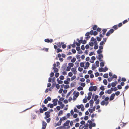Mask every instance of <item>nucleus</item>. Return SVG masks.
Masks as SVG:
<instances>
[{"mask_svg":"<svg viewBox=\"0 0 129 129\" xmlns=\"http://www.w3.org/2000/svg\"><path fill=\"white\" fill-rule=\"evenodd\" d=\"M103 83L105 85H106L107 83V80L106 79H104L103 81Z\"/></svg>","mask_w":129,"mask_h":129,"instance_id":"obj_20","label":"nucleus"},{"mask_svg":"<svg viewBox=\"0 0 129 129\" xmlns=\"http://www.w3.org/2000/svg\"><path fill=\"white\" fill-rule=\"evenodd\" d=\"M93 90L94 91H96L97 90V87L96 86H94L93 87Z\"/></svg>","mask_w":129,"mask_h":129,"instance_id":"obj_36","label":"nucleus"},{"mask_svg":"<svg viewBox=\"0 0 129 129\" xmlns=\"http://www.w3.org/2000/svg\"><path fill=\"white\" fill-rule=\"evenodd\" d=\"M108 74L107 73L103 75V77L105 78H107L108 77Z\"/></svg>","mask_w":129,"mask_h":129,"instance_id":"obj_22","label":"nucleus"},{"mask_svg":"<svg viewBox=\"0 0 129 129\" xmlns=\"http://www.w3.org/2000/svg\"><path fill=\"white\" fill-rule=\"evenodd\" d=\"M89 103L90 104V106H93V104L94 103V101L92 100H91L89 101Z\"/></svg>","mask_w":129,"mask_h":129,"instance_id":"obj_16","label":"nucleus"},{"mask_svg":"<svg viewBox=\"0 0 129 129\" xmlns=\"http://www.w3.org/2000/svg\"><path fill=\"white\" fill-rule=\"evenodd\" d=\"M90 65V64L88 62H87L86 64V65L85 67H84V68L85 69H87L88 67H89Z\"/></svg>","mask_w":129,"mask_h":129,"instance_id":"obj_11","label":"nucleus"},{"mask_svg":"<svg viewBox=\"0 0 129 129\" xmlns=\"http://www.w3.org/2000/svg\"><path fill=\"white\" fill-rule=\"evenodd\" d=\"M69 66L71 68V67H72L74 66V64L71 63H69L68 64Z\"/></svg>","mask_w":129,"mask_h":129,"instance_id":"obj_26","label":"nucleus"},{"mask_svg":"<svg viewBox=\"0 0 129 129\" xmlns=\"http://www.w3.org/2000/svg\"><path fill=\"white\" fill-rule=\"evenodd\" d=\"M113 28H114L115 30H116L117 29L118 27H117V25H116L114 26H113Z\"/></svg>","mask_w":129,"mask_h":129,"instance_id":"obj_28","label":"nucleus"},{"mask_svg":"<svg viewBox=\"0 0 129 129\" xmlns=\"http://www.w3.org/2000/svg\"><path fill=\"white\" fill-rule=\"evenodd\" d=\"M97 67H96L95 65L94 64H92V69L93 70L94 69H96Z\"/></svg>","mask_w":129,"mask_h":129,"instance_id":"obj_19","label":"nucleus"},{"mask_svg":"<svg viewBox=\"0 0 129 129\" xmlns=\"http://www.w3.org/2000/svg\"><path fill=\"white\" fill-rule=\"evenodd\" d=\"M100 89L104 91L105 90L104 86H102L100 87Z\"/></svg>","mask_w":129,"mask_h":129,"instance_id":"obj_27","label":"nucleus"},{"mask_svg":"<svg viewBox=\"0 0 129 129\" xmlns=\"http://www.w3.org/2000/svg\"><path fill=\"white\" fill-rule=\"evenodd\" d=\"M42 127L41 129H45L47 126V123L44 121H43L42 122Z\"/></svg>","mask_w":129,"mask_h":129,"instance_id":"obj_3","label":"nucleus"},{"mask_svg":"<svg viewBox=\"0 0 129 129\" xmlns=\"http://www.w3.org/2000/svg\"><path fill=\"white\" fill-rule=\"evenodd\" d=\"M71 68L70 67H69L68 66L66 69V71H69L70 70Z\"/></svg>","mask_w":129,"mask_h":129,"instance_id":"obj_39","label":"nucleus"},{"mask_svg":"<svg viewBox=\"0 0 129 129\" xmlns=\"http://www.w3.org/2000/svg\"><path fill=\"white\" fill-rule=\"evenodd\" d=\"M62 51V50L59 48H58L57 49V52L58 53Z\"/></svg>","mask_w":129,"mask_h":129,"instance_id":"obj_34","label":"nucleus"},{"mask_svg":"<svg viewBox=\"0 0 129 129\" xmlns=\"http://www.w3.org/2000/svg\"><path fill=\"white\" fill-rule=\"evenodd\" d=\"M76 60V59L75 58H73L71 60V61L72 63L74 62Z\"/></svg>","mask_w":129,"mask_h":129,"instance_id":"obj_24","label":"nucleus"},{"mask_svg":"<svg viewBox=\"0 0 129 129\" xmlns=\"http://www.w3.org/2000/svg\"><path fill=\"white\" fill-rule=\"evenodd\" d=\"M89 34L90 33L89 32H87L85 34V36H87V37H86V39L87 40L90 37V36H89Z\"/></svg>","mask_w":129,"mask_h":129,"instance_id":"obj_10","label":"nucleus"},{"mask_svg":"<svg viewBox=\"0 0 129 129\" xmlns=\"http://www.w3.org/2000/svg\"><path fill=\"white\" fill-rule=\"evenodd\" d=\"M89 90L90 91H92L93 90V87L90 86L89 88Z\"/></svg>","mask_w":129,"mask_h":129,"instance_id":"obj_41","label":"nucleus"},{"mask_svg":"<svg viewBox=\"0 0 129 129\" xmlns=\"http://www.w3.org/2000/svg\"><path fill=\"white\" fill-rule=\"evenodd\" d=\"M89 44L90 46H93L94 45V43L93 42H90L89 43Z\"/></svg>","mask_w":129,"mask_h":129,"instance_id":"obj_40","label":"nucleus"},{"mask_svg":"<svg viewBox=\"0 0 129 129\" xmlns=\"http://www.w3.org/2000/svg\"><path fill=\"white\" fill-rule=\"evenodd\" d=\"M87 101V99L86 98L84 99L83 100V102L84 103H86Z\"/></svg>","mask_w":129,"mask_h":129,"instance_id":"obj_37","label":"nucleus"},{"mask_svg":"<svg viewBox=\"0 0 129 129\" xmlns=\"http://www.w3.org/2000/svg\"><path fill=\"white\" fill-rule=\"evenodd\" d=\"M117 87L119 89H121L122 88V87H121V86L120 85H118Z\"/></svg>","mask_w":129,"mask_h":129,"instance_id":"obj_60","label":"nucleus"},{"mask_svg":"<svg viewBox=\"0 0 129 129\" xmlns=\"http://www.w3.org/2000/svg\"><path fill=\"white\" fill-rule=\"evenodd\" d=\"M56 129H64V128L62 126L58 127Z\"/></svg>","mask_w":129,"mask_h":129,"instance_id":"obj_62","label":"nucleus"},{"mask_svg":"<svg viewBox=\"0 0 129 129\" xmlns=\"http://www.w3.org/2000/svg\"><path fill=\"white\" fill-rule=\"evenodd\" d=\"M81 106H82V107L81 108V110L82 111H83L84 109V106L83 105V104H81Z\"/></svg>","mask_w":129,"mask_h":129,"instance_id":"obj_38","label":"nucleus"},{"mask_svg":"<svg viewBox=\"0 0 129 129\" xmlns=\"http://www.w3.org/2000/svg\"><path fill=\"white\" fill-rule=\"evenodd\" d=\"M103 57V55L102 54H99L98 55V57L97 58H97L99 60L101 59H102Z\"/></svg>","mask_w":129,"mask_h":129,"instance_id":"obj_12","label":"nucleus"},{"mask_svg":"<svg viewBox=\"0 0 129 129\" xmlns=\"http://www.w3.org/2000/svg\"><path fill=\"white\" fill-rule=\"evenodd\" d=\"M115 96V94L113 93L111 94L110 97V100L111 101L113 100Z\"/></svg>","mask_w":129,"mask_h":129,"instance_id":"obj_7","label":"nucleus"},{"mask_svg":"<svg viewBox=\"0 0 129 129\" xmlns=\"http://www.w3.org/2000/svg\"><path fill=\"white\" fill-rule=\"evenodd\" d=\"M77 40L78 41V43L80 44H81L82 42V40H79V39H77Z\"/></svg>","mask_w":129,"mask_h":129,"instance_id":"obj_42","label":"nucleus"},{"mask_svg":"<svg viewBox=\"0 0 129 129\" xmlns=\"http://www.w3.org/2000/svg\"><path fill=\"white\" fill-rule=\"evenodd\" d=\"M59 73H56L55 74V76L56 77H58L59 75Z\"/></svg>","mask_w":129,"mask_h":129,"instance_id":"obj_59","label":"nucleus"},{"mask_svg":"<svg viewBox=\"0 0 129 129\" xmlns=\"http://www.w3.org/2000/svg\"><path fill=\"white\" fill-rule=\"evenodd\" d=\"M77 89L78 90H82L83 89V88L81 86H79L77 88Z\"/></svg>","mask_w":129,"mask_h":129,"instance_id":"obj_25","label":"nucleus"},{"mask_svg":"<svg viewBox=\"0 0 129 129\" xmlns=\"http://www.w3.org/2000/svg\"><path fill=\"white\" fill-rule=\"evenodd\" d=\"M63 113V111L62 110H60L59 112L58 115L59 116L60 114H62Z\"/></svg>","mask_w":129,"mask_h":129,"instance_id":"obj_31","label":"nucleus"},{"mask_svg":"<svg viewBox=\"0 0 129 129\" xmlns=\"http://www.w3.org/2000/svg\"><path fill=\"white\" fill-rule=\"evenodd\" d=\"M68 75L70 77H71L72 75V73L71 72H70L68 73Z\"/></svg>","mask_w":129,"mask_h":129,"instance_id":"obj_57","label":"nucleus"},{"mask_svg":"<svg viewBox=\"0 0 129 129\" xmlns=\"http://www.w3.org/2000/svg\"><path fill=\"white\" fill-rule=\"evenodd\" d=\"M114 30H113V29H110L109 31L110 33L111 34H112V33H113L114 31Z\"/></svg>","mask_w":129,"mask_h":129,"instance_id":"obj_44","label":"nucleus"},{"mask_svg":"<svg viewBox=\"0 0 129 129\" xmlns=\"http://www.w3.org/2000/svg\"><path fill=\"white\" fill-rule=\"evenodd\" d=\"M56 86V83H53L52 84L51 86V89H53Z\"/></svg>","mask_w":129,"mask_h":129,"instance_id":"obj_23","label":"nucleus"},{"mask_svg":"<svg viewBox=\"0 0 129 129\" xmlns=\"http://www.w3.org/2000/svg\"><path fill=\"white\" fill-rule=\"evenodd\" d=\"M76 78V77L75 76H73L71 78V80L72 81Z\"/></svg>","mask_w":129,"mask_h":129,"instance_id":"obj_51","label":"nucleus"},{"mask_svg":"<svg viewBox=\"0 0 129 129\" xmlns=\"http://www.w3.org/2000/svg\"><path fill=\"white\" fill-rule=\"evenodd\" d=\"M99 71L100 72H104V68L102 67L100 68L99 69Z\"/></svg>","mask_w":129,"mask_h":129,"instance_id":"obj_21","label":"nucleus"},{"mask_svg":"<svg viewBox=\"0 0 129 129\" xmlns=\"http://www.w3.org/2000/svg\"><path fill=\"white\" fill-rule=\"evenodd\" d=\"M85 80V79L84 78H81L80 80L81 81L83 82Z\"/></svg>","mask_w":129,"mask_h":129,"instance_id":"obj_56","label":"nucleus"},{"mask_svg":"<svg viewBox=\"0 0 129 129\" xmlns=\"http://www.w3.org/2000/svg\"><path fill=\"white\" fill-rule=\"evenodd\" d=\"M81 125H85V122L83 121H82L80 122Z\"/></svg>","mask_w":129,"mask_h":129,"instance_id":"obj_30","label":"nucleus"},{"mask_svg":"<svg viewBox=\"0 0 129 129\" xmlns=\"http://www.w3.org/2000/svg\"><path fill=\"white\" fill-rule=\"evenodd\" d=\"M58 80H59V81H58V83L60 84H62L63 83V81H62L59 80L58 78H57V80L58 81Z\"/></svg>","mask_w":129,"mask_h":129,"instance_id":"obj_32","label":"nucleus"},{"mask_svg":"<svg viewBox=\"0 0 129 129\" xmlns=\"http://www.w3.org/2000/svg\"><path fill=\"white\" fill-rule=\"evenodd\" d=\"M93 54H95L94 53V52H91L89 54V55L90 56H91Z\"/></svg>","mask_w":129,"mask_h":129,"instance_id":"obj_63","label":"nucleus"},{"mask_svg":"<svg viewBox=\"0 0 129 129\" xmlns=\"http://www.w3.org/2000/svg\"><path fill=\"white\" fill-rule=\"evenodd\" d=\"M50 112L47 111L45 113V114L46 116L44 117V119H46L47 118L50 117Z\"/></svg>","mask_w":129,"mask_h":129,"instance_id":"obj_2","label":"nucleus"},{"mask_svg":"<svg viewBox=\"0 0 129 129\" xmlns=\"http://www.w3.org/2000/svg\"><path fill=\"white\" fill-rule=\"evenodd\" d=\"M120 94V92L119 91H118L116 92L115 93V94L117 96H118Z\"/></svg>","mask_w":129,"mask_h":129,"instance_id":"obj_47","label":"nucleus"},{"mask_svg":"<svg viewBox=\"0 0 129 129\" xmlns=\"http://www.w3.org/2000/svg\"><path fill=\"white\" fill-rule=\"evenodd\" d=\"M80 124L79 123H76L75 125V126L76 127H79L80 126Z\"/></svg>","mask_w":129,"mask_h":129,"instance_id":"obj_29","label":"nucleus"},{"mask_svg":"<svg viewBox=\"0 0 129 129\" xmlns=\"http://www.w3.org/2000/svg\"><path fill=\"white\" fill-rule=\"evenodd\" d=\"M62 120L61 118L59 120V122L57 123H55V126L56 127L58 126H60L61 125V123L62 122Z\"/></svg>","mask_w":129,"mask_h":129,"instance_id":"obj_5","label":"nucleus"},{"mask_svg":"<svg viewBox=\"0 0 129 129\" xmlns=\"http://www.w3.org/2000/svg\"><path fill=\"white\" fill-rule=\"evenodd\" d=\"M112 79H113V78H112V77H110V78H109L108 79V81L109 82H110L112 80Z\"/></svg>","mask_w":129,"mask_h":129,"instance_id":"obj_52","label":"nucleus"},{"mask_svg":"<svg viewBox=\"0 0 129 129\" xmlns=\"http://www.w3.org/2000/svg\"><path fill=\"white\" fill-rule=\"evenodd\" d=\"M71 71L73 72L74 74H76V71L75 68H72L71 69Z\"/></svg>","mask_w":129,"mask_h":129,"instance_id":"obj_9","label":"nucleus"},{"mask_svg":"<svg viewBox=\"0 0 129 129\" xmlns=\"http://www.w3.org/2000/svg\"><path fill=\"white\" fill-rule=\"evenodd\" d=\"M64 44V42H59L57 44L59 48H61L62 47V45Z\"/></svg>","mask_w":129,"mask_h":129,"instance_id":"obj_8","label":"nucleus"},{"mask_svg":"<svg viewBox=\"0 0 129 129\" xmlns=\"http://www.w3.org/2000/svg\"><path fill=\"white\" fill-rule=\"evenodd\" d=\"M53 104H51L49 103L47 105V107H50L51 108H52L53 107Z\"/></svg>","mask_w":129,"mask_h":129,"instance_id":"obj_13","label":"nucleus"},{"mask_svg":"<svg viewBox=\"0 0 129 129\" xmlns=\"http://www.w3.org/2000/svg\"><path fill=\"white\" fill-rule=\"evenodd\" d=\"M102 52V51L101 50L99 49L97 51V53L98 54H100Z\"/></svg>","mask_w":129,"mask_h":129,"instance_id":"obj_50","label":"nucleus"},{"mask_svg":"<svg viewBox=\"0 0 129 129\" xmlns=\"http://www.w3.org/2000/svg\"><path fill=\"white\" fill-rule=\"evenodd\" d=\"M84 63L83 62H81L80 63V66L82 67H83L84 66Z\"/></svg>","mask_w":129,"mask_h":129,"instance_id":"obj_53","label":"nucleus"},{"mask_svg":"<svg viewBox=\"0 0 129 129\" xmlns=\"http://www.w3.org/2000/svg\"><path fill=\"white\" fill-rule=\"evenodd\" d=\"M112 93L111 90H108L107 91V93L108 94H110Z\"/></svg>","mask_w":129,"mask_h":129,"instance_id":"obj_55","label":"nucleus"},{"mask_svg":"<svg viewBox=\"0 0 129 129\" xmlns=\"http://www.w3.org/2000/svg\"><path fill=\"white\" fill-rule=\"evenodd\" d=\"M99 62L98 61H96L95 63L97 67H98L99 66Z\"/></svg>","mask_w":129,"mask_h":129,"instance_id":"obj_49","label":"nucleus"},{"mask_svg":"<svg viewBox=\"0 0 129 129\" xmlns=\"http://www.w3.org/2000/svg\"><path fill=\"white\" fill-rule=\"evenodd\" d=\"M59 78L61 80H63L64 78V77L62 75L60 76L59 77Z\"/></svg>","mask_w":129,"mask_h":129,"instance_id":"obj_33","label":"nucleus"},{"mask_svg":"<svg viewBox=\"0 0 129 129\" xmlns=\"http://www.w3.org/2000/svg\"><path fill=\"white\" fill-rule=\"evenodd\" d=\"M109 99V98L108 97H107L105 98L104 101H105V102H108L107 101Z\"/></svg>","mask_w":129,"mask_h":129,"instance_id":"obj_54","label":"nucleus"},{"mask_svg":"<svg viewBox=\"0 0 129 129\" xmlns=\"http://www.w3.org/2000/svg\"><path fill=\"white\" fill-rule=\"evenodd\" d=\"M97 26L96 25H95L93 27V29L94 30H95L97 29Z\"/></svg>","mask_w":129,"mask_h":129,"instance_id":"obj_43","label":"nucleus"},{"mask_svg":"<svg viewBox=\"0 0 129 129\" xmlns=\"http://www.w3.org/2000/svg\"><path fill=\"white\" fill-rule=\"evenodd\" d=\"M102 31H103L102 32V34L103 35H105V33L107 31V29H103L102 30Z\"/></svg>","mask_w":129,"mask_h":129,"instance_id":"obj_17","label":"nucleus"},{"mask_svg":"<svg viewBox=\"0 0 129 129\" xmlns=\"http://www.w3.org/2000/svg\"><path fill=\"white\" fill-rule=\"evenodd\" d=\"M98 96L97 95H96L95 96V98L94 99V101H96L97 100H98L97 99L98 98Z\"/></svg>","mask_w":129,"mask_h":129,"instance_id":"obj_64","label":"nucleus"},{"mask_svg":"<svg viewBox=\"0 0 129 129\" xmlns=\"http://www.w3.org/2000/svg\"><path fill=\"white\" fill-rule=\"evenodd\" d=\"M70 122L69 120H67L63 124V126L64 129H68L70 128V126L69 125Z\"/></svg>","mask_w":129,"mask_h":129,"instance_id":"obj_1","label":"nucleus"},{"mask_svg":"<svg viewBox=\"0 0 129 129\" xmlns=\"http://www.w3.org/2000/svg\"><path fill=\"white\" fill-rule=\"evenodd\" d=\"M78 70L80 72H81L83 70V69L82 68L79 67L78 68Z\"/></svg>","mask_w":129,"mask_h":129,"instance_id":"obj_35","label":"nucleus"},{"mask_svg":"<svg viewBox=\"0 0 129 129\" xmlns=\"http://www.w3.org/2000/svg\"><path fill=\"white\" fill-rule=\"evenodd\" d=\"M53 69L54 70L55 72H57L58 71V69L56 68V64L54 63L53 64Z\"/></svg>","mask_w":129,"mask_h":129,"instance_id":"obj_6","label":"nucleus"},{"mask_svg":"<svg viewBox=\"0 0 129 129\" xmlns=\"http://www.w3.org/2000/svg\"><path fill=\"white\" fill-rule=\"evenodd\" d=\"M94 43V48L95 49H96L98 48V46L97 45V42Z\"/></svg>","mask_w":129,"mask_h":129,"instance_id":"obj_15","label":"nucleus"},{"mask_svg":"<svg viewBox=\"0 0 129 129\" xmlns=\"http://www.w3.org/2000/svg\"><path fill=\"white\" fill-rule=\"evenodd\" d=\"M44 41L45 42L48 43L50 42V40L48 39H45Z\"/></svg>","mask_w":129,"mask_h":129,"instance_id":"obj_48","label":"nucleus"},{"mask_svg":"<svg viewBox=\"0 0 129 129\" xmlns=\"http://www.w3.org/2000/svg\"><path fill=\"white\" fill-rule=\"evenodd\" d=\"M91 41H93L94 43L97 42L96 39H94L93 37H92L91 38Z\"/></svg>","mask_w":129,"mask_h":129,"instance_id":"obj_14","label":"nucleus"},{"mask_svg":"<svg viewBox=\"0 0 129 129\" xmlns=\"http://www.w3.org/2000/svg\"><path fill=\"white\" fill-rule=\"evenodd\" d=\"M108 103V102H105L104 100L102 101L101 103V105L103 106L104 105H105L106 106H107Z\"/></svg>","mask_w":129,"mask_h":129,"instance_id":"obj_4","label":"nucleus"},{"mask_svg":"<svg viewBox=\"0 0 129 129\" xmlns=\"http://www.w3.org/2000/svg\"><path fill=\"white\" fill-rule=\"evenodd\" d=\"M116 85L115 83L112 82L111 83V86L112 87H114Z\"/></svg>","mask_w":129,"mask_h":129,"instance_id":"obj_58","label":"nucleus"},{"mask_svg":"<svg viewBox=\"0 0 129 129\" xmlns=\"http://www.w3.org/2000/svg\"><path fill=\"white\" fill-rule=\"evenodd\" d=\"M62 47L63 49H64L66 47V45L65 44H64L62 45Z\"/></svg>","mask_w":129,"mask_h":129,"instance_id":"obj_46","label":"nucleus"},{"mask_svg":"<svg viewBox=\"0 0 129 129\" xmlns=\"http://www.w3.org/2000/svg\"><path fill=\"white\" fill-rule=\"evenodd\" d=\"M85 125H81L79 127V129H83L85 127Z\"/></svg>","mask_w":129,"mask_h":129,"instance_id":"obj_18","label":"nucleus"},{"mask_svg":"<svg viewBox=\"0 0 129 129\" xmlns=\"http://www.w3.org/2000/svg\"><path fill=\"white\" fill-rule=\"evenodd\" d=\"M48 102V100H47V99H45L44 101V102H43V103L45 104H46Z\"/></svg>","mask_w":129,"mask_h":129,"instance_id":"obj_45","label":"nucleus"},{"mask_svg":"<svg viewBox=\"0 0 129 129\" xmlns=\"http://www.w3.org/2000/svg\"><path fill=\"white\" fill-rule=\"evenodd\" d=\"M79 121V118H77L74 121V122H75V121L78 122Z\"/></svg>","mask_w":129,"mask_h":129,"instance_id":"obj_61","label":"nucleus"}]
</instances>
